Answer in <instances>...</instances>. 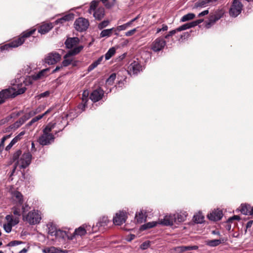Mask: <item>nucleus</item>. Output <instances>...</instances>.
<instances>
[{
	"label": "nucleus",
	"instance_id": "obj_9",
	"mask_svg": "<svg viewBox=\"0 0 253 253\" xmlns=\"http://www.w3.org/2000/svg\"><path fill=\"white\" fill-rule=\"evenodd\" d=\"M32 155L29 151L24 153L19 161L18 163H20L19 167L20 169H25L30 165L31 162Z\"/></svg>",
	"mask_w": 253,
	"mask_h": 253
},
{
	"label": "nucleus",
	"instance_id": "obj_60",
	"mask_svg": "<svg viewBox=\"0 0 253 253\" xmlns=\"http://www.w3.org/2000/svg\"><path fill=\"white\" fill-rule=\"evenodd\" d=\"M28 120V117H26L25 114L21 117L19 120V122H20L22 125H23L27 120Z\"/></svg>",
	"mask_w": 253,
	"mask_h": 253
},
{
	"label": "nucleus",
	"instance_id": "obj_37",
	"mask_svg": "<svg viewBox=\"0 0 253 253\" xmlns=\"http://www.w3.org/2000/svg\"><path fill=\"white\" fill-rule=\"evenodd\" d=\"M208 6L206 0H200L196 2L194 6V8H198L199 7H205Z\"/></svg>",
	"mask_w": 253,
	"mask_h": 253
},
{
	"label": "nucleus",
	"instance_id": "obj_29",
	"mask_svg": "<svg viewBox=\"0 0 253 253\" xmlns=\"http://www.w3.org/2000/svg\"><path fill=\"white\" fill-rule=\"evenodd\" d=\"M224 239H214L207 241L206 244L210 247H216L220 245L222 242H223Z\"/></svg>",
	"mask_w": 253,
	"mask_h": 253
},
{
	"label": "nucleus",
	"instance_id": "obj_25",
	"mask_svg": "<svg viewBox=\"0 0 253 253\" xmlns=\"http://www.w3.org/2000/svg\"><path fill=\"white\" fill-rule=\"evenodd\" d=\"M74 18V14L72 13H70L68 14H67L63 17L57 19L55 21V24H63L66 21H69L70 20H72Z\"/></svg>",
	"mask_w": 253,
	"mask_h": 253
},
{
	"label": "nucleus",
	"instance_id": "obj_26",
	"mask_svg": "<svg viewBox=\"0 0 253 253\" xmlns=\"http://www.w3.org/2000/svg\"><path fill=\"white\" fill-rule=\"evenodd\" d=\"M199 248L198 246H179L175 248V250L177 252H184L190 250H196Z\"/></svg>",
	"mask_w": 253,
	"mask_h": 253
},
{
	"label": "nucleus",
	"instance_id": "obj_55",
	"mask_svg": "<svg viewBox=\"0 0 253 253\" xmlns=\"http://www.w3.org/2000/svg\"><path fill=\"white\" fill-rule=\"evenodd\" d=\"M30 209V207L29 206V205L28 204H27L26 203L23 206H22V214L23 215V214H25V212L27 211H28Z\"/></svg>",
	"mask_w": 253,
	"mask_h": 253
},
{
	"label": "nucleus",
	"instance_id": "obj_42",
	"mask_svg": "<svg viewBox=\"0 0 253 253\" xmlns=\"http://www.w3.org/2000/svg\"><path fill=\"white\" fill-rule=\"evenodd\" d=\"M43 118V115H38L34 118H33L27 125V126H32L34 123L38 121Z\"/></svg>",
	"mask_w": 253,
	"mask_h": 253
},
{
	"label": "nucleus",
	"instance_id": "obj_58",
	"mask_svg": "<svg viewBox=\"0 0 253 253\" xmlns=\"http://www.w3.org/2000/svg\"><path fill=\"white\" fill-rule=\"evenodd\" d=\"M240 217L239 215H234L231 217H230L228 220L227 222H231L233 220H240Z\"/></svg>",
	"mask_w": 253,
	"mask_h": 253
},
{
	"label": "nucleus",
	"instance_id": "obj_53",
	"mask_svg": "<svg viewBox=\"0 0 253 253\" xmlns=\"http://www.w3.org/2000/svg\"><path fill=\"white\" fill-rule=\"evenodd\" d=\"M137 29L134 28L132 30H130L126 32L125 33V36L126 37H130L134 34V33L136 32Z\"/></svg>",
	"mask_w": 253,
	"mask_h": 253
},
{
	"label": "nucleus",
	"instance_id": "obj_41",
	"mask_svg": "<svg viewBox=\"0 0 253 253\" xmlns=\"http://www.w3.org/2000/svg\"><path fill=\"white\" fill-rule=\"evenodd\" d=\"M47 226L48 229V233L51 236H54L55 232L57 231L56 228L52 224H48Z\"/></svg>",
	"mask_w": 253,
	"mask_h": 253
},
{
	"label": "nucleus",
	"instance_id": "obj_15",
	"mask_svg": "<svg viewBox=\"0 0 253 253\" xmlns=\"http://www.w3.org/2000/svg\"><path fill=\"white\" fill-rule=\"evenodd\" d=\"M142 66L138 61H133L128 67V72L129 74H137L142 71Z\"/></svg>",
	"mask_w": 253,
	"mask_h": 253
},
{
	"label": "nucleus",
	"instance_id": "obj_61",
	"mask_svg": "<svg viewBox=\"0 0 253 253\" xmlns=\"http://www.w3.org/2000/svg\"><path fill=\"white\" fill-rule=\"evenodd\" d=\"M23 113V111L13 112L11 114V118L17 117Z\"/></svg>",
	"mask_w": 253,
	"mask_h": 253
},
{
	"label": "nucleus",
	"instance_id": "obj_51",
	"mask_svg": "<svg viewBox=\"0 0 253 253\" xmlns=\"http://www.w3.org/2000/svg\"><path fill=\"white\" fill-rule=\"evenodd\" d=\"M21 153H22V152L20 150H17L16 152H15L13 155L12 159H13V161L18 160L19 157L21 155Z\"/></svg>",
	"mask_w": 253,
	"mask_h": 253
},
{
	"label": "nucleus",
	"instance_id": "obj_35",
	"mask_svg": "<svg viewBox=\"0 0 253 253\" xmlns=\"http://www.w3.org/2000/svg\"><path fill=\"white\" fill-rule=\"evenodd\" d=\"M157 222H154V221L149 222H148L146 224L142 225L141 226L140 229L141 230H145L147 229H150V228H153V227L156 226L157 225Z\"/></svg>",
	"mask_w": 253,
	"mask_h": 253
},
{
	"label": "nucleus",
	"instance_id": "obj_7",
	"mask_svg": "<svg viewBox=\"0 0 253 253\" xmlns=\"http://www.w3.org/2000/svg\"><path fill=\"white\" fill-rule=\"evenodd\" d=\"M89 25L87 19L79 17L74 22V26L75 29L78 32H83L86 30Z\"/></svg>",
	"mask_w": 253,
	"mask_h": 253
},
{
	"label": "nucleus",
	"instance_id": "obj_45",
	"mask_svg": "<svg viewBox=\"0 0 253 253\" xmlns=\"http://www.w3.org/2000/svg\"><path fill=\"white\" fill-rule=\"evenodd\" d=\"M14 87L15 92L14 94H15V96H16L17 95L23 94L25 92L27 89L26 87L25 86L19 88H16L15 87Z\"/></svg>",
	"mask_w": 253,
	"mask_h": 253
},
{
	"label": "nucleus",
	"instance_id": "obj_43",
	"mask_svg": "<svg viewBox=\"0 0 253 253\" xmlns=\"http://www.w3.org/2000/svg\"><path fill=\"white\" fill-rule=\"evenodd\" d=\"M44 253H58V250L54 247L47 248L43 250Z\"/></svg>",
	"mask_w": 253,
	"mask_h": 253
},
{
	"label": "nucleus",
	"instance_id": "obj_22",
	"mask_svg": "<svg viewBox=\"0 0 253 253\" xmlns=\"http://www.w3.org/2000/svg\"><path fill=\"white\" fill-rule=\"evenodd\" d=\"M174 222V217L173 214L166 215L163 219H161L160 223L164 225H172Z\"/></svg>",
	"mask_w": 253,
	"mask_h": 253
},
{
	"label": "nucleus",
	"instance_id": "obj_52",
	"mask_svg": "<svg viewBox=\"0 0 253 253\" xmlns=\"http://www.w3.org/2000/svg\"><path fill=\"white\" fill-rule=\"evenodd\" d=\"M88 95H89L88 91L87 90H84L83 93V94H82V100L83 101V100H85V101L88 102Z\"/></svg>",
	"mask_w": 253,
	"mask_h": 253
},
{
	"label": "nucleus",
	"instance_id": "obj_49",
	"mask_svg": "<svg viewBox=\"0 0 253 253\" xmlns=\"http://www.w3.org/2000/svg\"><path fill=\"white\" fill-rule=\"evenodd\" d=\"M13 211V212L15 217H18L19 218V217L21 216V211L20 209L17 207H14L12 209Z\"/></svg>",
	"mask_w": 253,
	"mask_h": 253
},
{
	"label": "nucleus",
	"instance_id": "obj_63",
	"mask_svg": "<svg viewBox=\"0 0 253 253\" xmlns=\"http://www.w3.org/2000/svg\"><path fill=\"white\" fill-rule=\"evenodd\" d=\"M36 114V112H35L33 110V111L29 112L28 113L25 114V115L27 117H28V120H29L30 118H31L32 117H33Z\"/></svg>",
	"mask_w": 253,
	"mask_h": 253
},
{
	"label": "nucleus",
	"instance_id": "obj_18",
	"mask_svg": "<svg viewBox=\"0 0 253 253\" xmlns=\"http://www.w3.org/2000/svg\"><path fill=\"white\" fill-rule=\"evenodd\" d=\"M204 21L203 19H200L194 21H192L189 23H187L186 24H184L180 27L177 28V31H178L179 32L188 29H190L192 27H194L198 25V24L201 23Z\"/></svg>",
	"mask_w": 253,
	"mask_h": 253
},
{
	"label": "nucleus",
	"instance_id": "obj_3",
	"mask_svg": "<svg viewBox=\"0 0 253 253\" xmlns=\"http://www.w3.org/2000/svg\"><path fill=\"white\" fill-rule=\"evenodd\" d=\"M42 219L41 213L38 211L33 210L26 214L23 215V220L30 225L39 224Z\"/></svg>",
	"mask_w": 253,
	"mask_h": 253
},
{
	"label": "nucleus",
	"instance_id": "obj_10",
	"mask_svg": "<svg viewBox=\"0 0 253 253\" xmlns=\"http://www.w3.org/2000/svg\"><path fill=\"white\" fill-rule=\"evenodd\" d=\"M127 218V212L124 211H120L113 217V223L115 225H121L126 222Z\"/></svg>",
	"mask_w": 253,
	"mask_h": 253
},
{
	"label": "nucleus",
	"instance_id": "obj_62",
	"mask_svg": "<svg viewBox=\"0 0 253 253\" xmlns=\"http://www.w3.org/2000/svg\"><path fill=\"white\" fill-rule=\"evenodd\" d=\"M22 125V124L19 122L18 120L17 121L15 122L11 126L12 128H17L19 127Z\"/></svg>",
	"mask_w": 253,
	"mask_h": 253
},
{
	"label": "nucleus",
	"instance_id": "obj_5",
	"mask_svg": "<svg viewBox=\"0 0 253 253\" xmlns=\"http://www.w3.org/2000/svg\"><path fill=\"white\" fill-rule=\"evenodd\" d=\"M167 44L164 38L159 37L156 38L151 43L150 49L155 52H158L164 49Z\"/></svg>",
	"mask_w": 253,
	"mask_h": 253
},
{
	"label": "nucleus",
	"instance_id": "obj_13",
	"mask_svg": "<svg viewBox=\"0 0 253 253\" xmlns=\"http://www.w3.org/2000/svg\"><path fill=\"white\" fill-rule=\"evenodd\" d=\"M61 59V55L57 52L48 53L44 58L46 63L49 65H53L59 61Z\"/></svg>",
	"mask_w": 253,
	"mask_h": 253
},
{
	"label": "nucleus",
	"instance_id": "obj_46",
	"mask_svg": "<svg viewBox=\"0 0 253 253\" xmlns=\"http://www.w3.org/2000/svg\"><path fill=\"white\" fill-rule=\"evenodd\" d=\"M109 23L110 21L108 20H104L98 25V28L99 30H102L103 28L106 27Z\"/></svg>",
	"mask_w": 253,
	"mask_h": 253
},
{
	"label": "nucleus",
	"instance_id": "obj_27",
	"mask_svg": "<svg viewBox=\"0 0 253 253\" xmlns=\"http://www.w3.org/2000/svg\"><path fill=\"white\" fill-rule=\"evenodd\" d=\"M135 219L138 223H141L145 221L146 219V212L140 211L139 212H136L135 214Z\"/></svg>",
	"mask_w": 253,
	"mask_h": 253
},
{
	"label": "nucleus",
	"instance_id": "obj_11",
	"mask_svg": "<svg viewBox=\"0 0 253 253\" xmlns=\"http://www.w3.org/2000/svg\"><path fill=\"white\" fill-rule=\"evenodd\" d=\"M55 137L53 134L42 133L39 138V143L42 146L48 145L54 142Z\"/></svg>",
	"mask_w": 253,
	"mask_h": 253
},
{
	"label": "nucleus",
	"instance_id": "obj_4",
	"mask_svg": "<svg viewBox=\"0 0 253 253\" xmlns=\"http://www.w3.org/2000/svg\"><path fill=\"white\" fill-rule=\"evenodd\" d=\"M83 45H79L73 49L69 50L64 56V60L62 62V65L64 67H67L71 65L72 63V57L71 56H75L78 54L84 48Z\"/></svg>",
	"mask_w": 253,
	"mask_h": 253
},
{
	"label": "nucleus",
	"instance_id": "obj_23",
	"mask_svg": "<svg viewBox=\"0 0 253 253\" xmlns=\"http://www.w3.org/2000/svg\"><path fill=\"white\" fill-rule=\"evenodd\" d=\"M53 27L51 23H43L39 28L38 32L41 34H45L50 31Z\"/></svg>",
	"mask_w": 253,
	"mask_h": 253
},
{
	"label": "nucleus",
	"instance_id": "obj_54",
	"mask_svg": "<svg viewBox=\"0 0 253 253\" xmlns=\"http://www.w3.org/2000/svg\"><path fill=\"white\" fill-rule=\"evenodd\" d=\"M127 28H128L126 25V24H124L123 25H120L118 26L116 28H115V31H121L126 30Z\"/></svg>",
	"mask_w": 253,
	"mask_h": 253
},
{
	"label": "nucleus",
	"instance_id": "obj_50",
	"mask_svg": "<svg viewBox=\"0 0 253 253\" xmlns=\"http://www.w3.org/2000/svg\"><path fill=\"white\" fill-rule=\"evenodd\" d=\"M49 70V68H46L45 69L42 70L38 74L36 75L35 77V79H38L41 78L42 77L44 76V73Z\"/></svg>",
	"mask_w": 253,
	"mask_h": 253
},
{
	"label": "nucleus",
	"instance_id": "obj_40",
	"mask_svg": "<svg viewBox=\"0 0 253 253\" xmlns=\"http://www.w3.org/2000/svg\"><path fill=\"white\" fill-rule=\"evenodd\" d=\"M55 124H48L43 129V133L51 134L50 132L54 128Z\"/></svg>",
	"mask_w": 253,
	"mask_h": 253
},
{
	"label": "nucleus",
	"instance_id": "obj_19",
	"mask_svg": "<svg viewBox=\"0 0 253 253\" xmlns=\"http://www.w3.org/2000/svg\"><path fill=\"white\" fill-rule=\"evenodd\" d=\"M109 222V220L107 216H103L100 218L98 221L97 222L96 226H92V232H96L100 228L107 226Z\"/></svg>",
	"mask_w": 253,
	"mask_h": 253
},
{
	"label": "nucleus",
	"instance_id": "obj_48",
	"mask_svg": "<svg viewBox=\"0 0 253 253\" xmlns=\"http://www.w3.org/2000/svg\"><path fill=\"white\" fill-rule=\"evenodd\" d=\"M107 8H110L114 5V2H111L108 0H100Z\"/></svg>",
	"mask_w": 253,
	"mask_h": 253
},
{
	"label": "nucleus",
	"instance_id": "obj_34",
	"mask_svg": "<svg viewBox=\"0 0 253 253\" xmlns=\"http://www.w3.org/2000/svg\"><path fill=\"white\" fill-rule=\"evenodd\" d=\"M204 219V216L201 212H199L198 213L195 215L193 217V220L196 223H202L203 222Z\"/></svg>",
	"mask_w": 253,
	"mask_h": 253
},
{
	"label": "nucleus",
	"instance_id": "obj_21",
	"mask_svg": "<svg viewBox=\"0 0 253 253\" xmlns=\"http://www.w3.org/2000/svg\"><path fill=\"white\" fill-rule=\"evenodd\" d=\"M223 216L222 211L219 210H216L212 211L208 214V217L210 220L212 221H217L221 219Z\"/></svg>",
	"mask_w": 253,
	"mask_h": 253
},
{
	"label": "nucleus",
	"instance_id": "obj_20",
	"mask_svg": "<svg viewBox=\"0 0 253 253\" xmlns=\"http://www.w3.org/2000/svg\"><path fill=\"white\" fill-rule=\"evenodd\" d=\"M90 228V225L84 224L82 226L79 227L78 228L76 229L72 235H74V237L76 235L80 236L84 235L85 234H86L87 231H89Z\"/></svg>",
	"mask_w": 253,
	"mask_h": 253
},
{
	"label": "nucleus",
	"instance_id": "obj_64",
	"mask_svg": "<svg viewBox=\"0 0 253 253\" xmlns=\"http://www.w3.org/2000/svg\"><path fill=\"white\" fill-rule=\"evenodd\" d=\"M217 0H206L208 5H212L215 4Z\"/></svg>",
	"mask_w": 253,
	"mask_h": 253
},
{
	"label": "nucleus",
	"instance_id": "obj_2",
	"mask_svg": "<svg viewBox=\"0 0 253 253\" xmlns=\"http://www.w3.org/2000/svg\"><path fill=\"white\" fill-rule=\"evenodd\" d=\"M99 3V1L92 0L90 3V6L88 11L90 14H91L92 12L93 11V17L96 20L100 21L105 16V9L102 6L99 7L97 8Z\"/></svg>",
	"mask_w": 253,
	"mask_h": 253
},
{
	"label": "nucleus",
	"instance_id": "obj_47",
	"mask_svg": "<svg viewBox=\"0 0 253 253\" xmlns=\"http://www.w3.org/2000/svg\"><path fill=\"white\" fill-rule=\"evenodd\" d=\"M87 102L85 101V100H83V101L82 100V102L78 105V109L81 110L82 111H84L87 106Z\"/></svg>",
	"mask_w": 253,
	"mask_h": 253
},
{
	"label": "nucleus",
	"instance_id": "obj_28",
	"mask_svg": "<svg viewBox=\"0 0 253 253\" xmlns=\"http://www.w3.org/2000/svg\"><path fill=\"white\" fill-rule=\"evenodd\" d=\"M113 31H115V28L103 30L100 33V37H109L112 35Z\"/></svg>",
	"mask_w": 253,
	"mask_h": 253
},
{
	"label": "nucleus",
	"instance_id": "obj_32",
	"mask_svg": "<svg viewBox=\"0 0 253 253\" xmlns=\"http://www.w3.org/2000/svg\"><path fill=\"white\" fill-rule=\"evenodd\" d=\"M13 197L17 200L19 205H22L23 203V198L22 194L18 191H15L12 193Z\"/></svg>",
	"mask_w": 253,
	"mask_h": 253
},
{
	"label": "nucleus",
	"instance_id": "obj_31",
	"mask_svg": "<svg viewBox=\"0 0 253 253\" xmlns=\"http://www.w3.org/2000/svg\"><path fill=\"white\" fill-rule=\"evenodd\" d=\"M104 57L101 56L97 60L94 61L91 64H90L88 67V71H91L96 68L98 65H99L102 61Z\"/></svg>",
	"mask_w": 253,
	"mask_h": 253
},
{
	"label": "nucleus",
	"instance_id": "obj_6",
	"mask_svg": "<svg viewBox=\"0 0 253 253\" xmlns=\"http://www.w3.org/2000/svg\"><path fill=\"white\" fill-rule=\"evenodd\" d=\"M5 219L7 223L3 224V229L6 233H10L12 226L17 225L19 222V218L18 217H14L11 214L7 215L5 216Z\"/></svg>",
	"mask_w": 253,
	"mask_h": 253
},
{
	"label": "nucleus",
	"instance_id": "obj_44",
	"mask_svg": "<svg viewBox=\"0 0 253 253\" xmlns=\"http://www.w3.org/2000/svg\"><path fill=\"white\" fill-rule=\"evenodd\" d=\"M116 77L115 73L112 74L106 80V84L108 85H112Z\"/></svg>",
	"mask_w": 253,
	"mask_h": 253
},
{
	"label": "nucleus",
	"instance_id": "obj_33",
	"mask_svg": "<svg viewBox=\"0 0 253 253\" xmlns=\"http://www.w3.org/2000/svg\"><path fill=\"white\" fill-rule=\"evenodd\" d=\"M220 18V16L216 15L211 17L209 20V22L206 24V27L207 28H210L211 27V26L213 25Z\"/></svg>",
	"mask_w": 253,
	"mask_h": 253
},
{
	"label": "nucleus",
	"instance_id": "obj_24",
	"mask_svg": "<svg viewBox=\"0 0 253 253\" xmlns=\"http://www.w3.org/2000/svg\"><path fill=\"white\" fill-rule=\"evenodd\" d=\"M54 236L58 238L64 239L67 238L69 240H73L74 238V235H71L69 236L67 232L60 229H58L57 231L55 232Z\"/></svg>",
	"mask_w": 253,
	"mask_h": 253
},
{
	"label": "nucleus",
	"instance_id": "obj_57",
	"mask_svg": "<svg viewBox=\"0 0 253 253\" xmlns=\"http://www.w3.org/2000/svg\"><path fill=\"white\" fill-rule=\"evenodd\" d=\"M21 243H22V242L14 240V241H11L10 242H9L7 246H11V247L15 246H17V245L20 244Z\"/></svg>",
	"mask_w": 253,
	"mask_h": 253
},
{
	"label": "nucleus",
	"instance_id": "obj_30",
	"mask_svg": "<svg viewBox=\"0 0 253 253\" xmlns=\"http://www.w3.org/2000/svg\"><path fill=\"white\" fill-rule=\"evenodd\" d=\"M251 207L249 205H241L240 211L245 215H250Z\"/></svg>",
	"mask_w": 253,
	"mask_h": 253
},
{
	"label": "nucleus",
	"instance_id": "obj_14",
	"mask_svg": "<svg viewBox=\"0 0 253 253\" xmlns=\"http://www.w3.org/2000/svg\"><path fill=\"white\" fill-rule=\"evenodd\" d=\"M79 42L80 39L78 37H73L67 38L64 43L66 48L71 50L76 47H78V46L77 45Z\"/></svg>",
	"mask_w": 253,
	"mask_h": 253
},
{
	"label": "nucleus",
	"instance_id": "obj_16",
	"mask_svg": "<svg viewBox=\"0 0 253 253\" xmlns=\"http://www.w3.org/2000/svg\"><path fill=\"white\" fill-rule=\"evenodd\" d=\"M14 87L9 88L0 91V98L5 100L8 98H14L15 97L14 94Z\"/></svg>",
	"mask_w": 253,
	"mask_h": 253
},
{
	"label": "nucleus",
	"instance_id": "obj_8",
	"mask_svg": "<svg viewBox=\"0 0 253 253\" xmlns=\"http://www.w3.org/2000/svg\"><path fill=\"white\" fill-rule=\"evenodd\" d=\"M243 5L241 1H233L229 10L230 16L236 17L239 15L243 9Z\"/></svg>",
	"mask_w": 253,
	"mask_h": 253
},
{
	"label": "nucleus",
	"instance_id": "obj_1",
	"mask_svg": "<svg viewBox=\"0 0 253 253\" xmlns=\"http://www.w3.org/2000/svg\"><path fill=\"white\" fill-rule=\"evenodd\" d=\"M35 31L36 29H33L23 32L21 36L18 39L13 40L8 43L1 46L0 47L1 51L9 50L11 48L17 47L21 45L25 42V39L32 35Z\"/></svg>",
	"mask_w": 253,
	"mask_h": 253
},
{
	"label": "nucleus",
	"instance_id": "obj_56",
	"mask_svg": "<svg viewBox=\"0 0 253 253\" xmlns=\"http://www.w3.org/2000/svg\"><path fill=\"white\" fill-rule=\"evenodd\" d=\"M49 94H50V92L49 91H46L43 93L40 94L39 95H38L37 96V97H38L39 99H40L42 98L47 97L49 95Z\"/></svg>",
	"mask_w": 253,
	"mask_h": 253
},
{
	"label": "nucleus",
	"instance_id": "obj_39",
	"mask_svg": "<svg viewBox=\"0 0 253 253\" xmlns=\"http://www.w3.org/2000/svg\"><path fill=\"white\" fill-rule=\"evenodd\" d=\"M174 217V222H181L184 221L185 220L186 216L183 214H181L179 213H176L173 214Z\"/></svg>",
	"mask_w": 253,
	"mask_h": 253
},
{
	"label": "nucleus",
	"instance_id": "obj_36",
	"mask_svg": "<svg viewBox=\"0 0 253 253\" xmlns=\"http://www.w3.org/2000/svg\"><path fill=\"white\" fill-rule=\"evenodd\" d=\"M195 17V15L192 13H189L183 16L181 19L180 22H184L193 19Z\"/></svg>",
	"mask_w": 253,
	"mask_h": 253
},
{
	"label": "nucleus",
	"instance_id": "obj_17",
	"mask_svg": "<svg viewBox=\"0 0 253 253\" xmlns=\"http://www.w3.org/2000/svg\"><path fill=\"white\" fill-rule=\"evenodd\" d=\"M14 87L9 88L0 91V98L5 100L8 98H14L15 97L14 94Z\"/></svg>",
	"mask_w": 253,
	"mask_h": 253
},
{
	"label": "nucleus",
	"instance_id": "obj_38",
	"mask_svg": "<svg viewBox=\"0 0 253 253\" xmlns=\"http://www.w3.org/2000/svg\"><path fill=\"white\" fill-rule=\"evenodd\" d=\"M115 52L116 50L114 47L110 48L105 54L106 60H109L111 57H112L115 54Z\"/></svg>",
	"mask_w": 253,
	"mask_h": 253
},
{
	"label": "nucleus",
	"instance_id": "obj_59",
	"mask_svg": "<svg viewBox=\"0 0 253 253\" xmlns=\"http://www.w3.org/2000/svg\"><path fill=\"white\" fill-rule=\"evenodd\" d=\"M8 136H4L1 139V142L0 143V150L2 149L4 146V141L6 140V139L8 137Z\"/></svg>",
	"mask_w": 253,
	"mask_h": 253
},
{
	"label": "nucleus",
	"instance_id": "obj_12",
	"mask_svg": "<svg viewBox=\"0 0 253 253\" xmlns=\"http://www.w3.org/2000/svg\"><path fill=\"white\" fill-rule=\"evenodd\" d=\"M104 94V91L101 87H98L92 91L89 98L93 102H96L103 98Z\"/></svg>",
	"mask_w": 253,
	"mask_h": 253
}]
</instances>
